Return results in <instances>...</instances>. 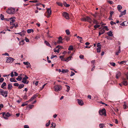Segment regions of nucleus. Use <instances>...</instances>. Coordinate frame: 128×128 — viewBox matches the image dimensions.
I'll list each match as a JSON object with an SVG mask.
<instances>
[{
    "mask_svg": "<svg viewBox=\"0 0 128 128\" xmlns=\"http://www.w3.org/2000/svg\"><path fill=\"white\" fill-rule=\"evenodd\" d=\"M8 91L4 90L2 89H0V95L4 98L8 96Z\"/></svg>",
    "mask_w": 128,
    "mask_h": 128,
    "instance_id": "obj_1",
    "label": "nucleus"
},
{
    "mask_svg": "<svg viewBox=\"0 0 128 128\" xmlns=\"http://www.w3.org/2000/svg\"><path fill=\"white\" fill-rule=\"evenodd\" d=\"M6 12L9 14H14L15 12V8H9L6 10Z\"/></svg>",
    "mask_w": 128,
    "mask_h": 128,
    "instance_id": "obj_2",
    "label": "nucleus"
},
{
    "mask_svg": "<svg viewBox=\"0 0 128 128\" xmlns=\"http://www.w3.org/2000/svg\"><path fill=\"white\" fill-rule=\"evenodd\" d=\"M54 90L56 92L60 91L62 89V86L60 85H56L54 86Z\"/></svg>",
    "mask_w": 128,
    "mask_h": 128,
    "instance_id": "obj_3",
    "label": "nucleus"
},
{
    "mask_svg": "<svg viewBox=\"0 0 128 128\" xmlns=\"http://www.w3.org/2000/svg\"><path fill=\"white\" fill-rule=\"evenodd\" d=\"M2 117L5 119L7 120L8 118L10 116V114L9 112H8L6 113L5 112H3L2 113Z\"/></svg>",
    "mask_w": 128,
    "mask_h": 128,
    "instance_id": "obj_4",
    "label": "nucleus"
},
{
    "mask_svg": "<svg viewBox=\"0 0 128 128\" xmlns=\"http://www.w3.org/2000/svg\"><path fill=\"white\" fill-rule=\"evenodd\" d=\"M99 113L100 115H104L106 116V110L104 108L100 110L99 111Z\"/></svg>",
    "mask_w": 128,
    "mask_h": 128,
    "instance_id": "obj_5",
    "label": "nucleus"
},
{
    "mask_svg": "<svg viewBox=\"0 0 128 128\" xmlns=\"http://www.w3.org/2000/svg\"><path fill=\"white\" fill-rule=\"evenodd\" d=\"M28 78L26 76H25L23 78L22 81V82L24 84H28V82H26V79H28Z\"/></svg>",
    "mask_w": 128,
    "mask_h": 128,
    "instance_id": "obj_6",
    "label": "nucleus"
},
{
    "mask_svg": "<svg viewBox=\"0 0 128 128\" xmlns=\"http://www.w3.org/2000/svg\"><path fill=\"white\" fill-rule=\"evenodd\" d=\"M86 21H87L91 24L92 22V20L90 17L87 16L86 17Z\"/></svg>",
    "mask_w": 128,
    "mask_h": 128,
    "instance_id": "obj_7",
    "label": "nucleus"
},
{
    "mask_svg": "<svg viewBox=\"0 0 128 128\" xmlns=\"http://www.w3.org/2000/svg\"><path fill=\"white\" fill-rule=\"evenodd\" d=\"M47 12L48 14L47 18H49L51 14L52 11L50 8H48L47 10Z\"/></svg>",
    "mask_w": 128,
    "mask_h": 128,
    "instance_id": "obj_8",
    "label": "nucleus"
},
{
    "mask_svg": "<svg viewBox=\"0 0 128 128\" xmlns=\"http://www.w3.org/2000/svg\"><path fill=\"white\" fill-rule=\"evenodd\" d=\"M62 15L66 19H69L68 14L66 12H63L62 13Z\"/></svg>",
    "mask_w": 128,
    "mask_h": 128,
    "instance_id": "obj_9",
    "label": "nucleus"
},
{
    "mask_svg": "<svg viewBox=\"0 0 128 128\" xmlns=\"http://www.w3.org/2000/svg\"><path fill=\"white\" fill-rule=\"evenodd\" d=\"M77 100L78 103L80 105L82 106L84 104V102L83 101L78 99Z\"/></svg>",
    "mask_w": 128,
    "mask_h": 128,
    "instance_id": "obj_10",
    "label": "nucleus"
},
{
    "mask_svg": "<svg viewBox=\"0 0 128 128\" xmlns=\"http://www.w3.org/2000/svg\"><path fill=\"white\" fill-rule=\"evenodd\" d=\"M97 46L98 47V48L96 49L97 52H100L101 49V45H97Z\"/></svg>",
    "mask_w": 128,
    "mask_h": 128,
    "instance_id": "obj_11",
    "label": "nucleus"
},
{
    "mask_svg": "<svg viewBox=\"0 0 128 128\" xmlns=\"http://www.w3.org/2000/svg\"><path fill=\"white\" fill-rule=\"evenodd\" d=\"M121 75V73L120 72L118 71L116 73V78L118 79L119 78L120 76Z\"/></svg>",
    "mask_w": 128,
    "mask_h": 128,
    "instance_id": "obj_12",
    "label": "nucleus"
},
{
    "mask_svg": "<svg viewBox=\"0 0 128 128\" xmlns=\"http://www.w3.org/2000/svg\"><path fill=\"white\" fill-rule=\"evenodd\" d=\"M58 43H60L62 44L63 43L62 40H63L64 38L62 39V38L61 36L60 37L58 38Z\"/></svg>",
    "mask_w": 128,
    "mask_h": 128,
    "instance_id": "obj_13",
    "label": "nucleus"
},
{
    "mask_svg": "<svg viewBox=\"0 0 128 128\" xmlns=\"http://www.w3.org/2000/svg\"><path fill=\"white\" fill-rule=\"evenodd\" d=\"M12 84L9 83L8 84V90H10L12 89Z\"/></svg>",
    "mask_w": 128,
    "mask_h": 128,
    "instance_id": "obj_14",
    "label": "nucleus"
},
{
    "mask_svg": "<svg viewBox=\"0 0 128 128\" xmlns=\"http://www.w3.org/2000/svg\"><path fill=\"white\" fill-rule=\"evenodd\" d=\"M18 26V23H16V24H14L13 25H12V26H10V28L12 29L13 28L15 27V28H16Z\"/></svg>",
    "mask_w": 128,
    "mask_h": 128,
    "instance_id": "obj_15",
    "label": "nucleus"
},
{
    "mask_svg": "<svg viewBox=\"0 0 128 128\" xmlns=\"http://www.w3.org/2000/svg\"><path fill=\"white\" fill-rule=\"evenodd\" d=\"M105 32V30L104 29H102L99 32V36H100L102 34H103Z\"/></svg>",
    "mask_w": 128,
    "mask_h": 128,
    "instance_id": "obj_16",
    "label": "nucleus"
},
{
    "mask_svg": "<svg viewBox=\"0 0 128 128\" xmlns=\"http://www.w3.org/2000/svg\"><path fill=\"white\" fill-rule=\"evenodd\" d=\"M72 54H71V55L66 58V60H65V61L68 62L69 60H71V58L72 57Z\"/></svg>",
    "mask_w": 128,
    "mask_h": 128,
    "instance_id": "obj_17",
    "label": "nucleus"
},
{
    "mask_svg": "<svg viewBox=\"0 0 128 128\" xmlns=\"http://www.w3.org/2000/svg\"><path fill=\"white\" fill-rule=\"evenodd\" d=\"M112 33V32L110 31L109 32H107V34L108 36L112 37L113 36Z\"/></svg>",
    "mask_w": 128,
    "mask_h": 128,
    "instance_id": "obj_18",
    "label": "nucleus"
},
{
    "mask_svg": "<svg viewBox=\"0 0 128 128\" xmlns=\"http://www.w3.org/2000/svg\"><path fill=\"white\" fill-rule=\"evenodd\" d=\"M64 56H60V58L61 59V60L65 61V60H66V58H64Z\"/></svg>",
    "mask_w": 128,
    "mask_h": 128,
    "instance_id": "obj_19",
    "label": "nucleus"
},
{
    "mask_svg": "<svg viewBox=\"0 0 128 128\" xmlns=\"http://www.w3.org/2000/svg\"><path fill=\"white\" fill-rule=\"evenodd\" d=\"M10 80L11 82H17L16 80L12 78H11L10 79Z\"/></svg>",
    "mask_w": 128,
    "mask_h": 128,
    "instance_id": "obj_20",
    "label": "nucleus"
},
{
    "mask_svg": "<svg viewBox=\"0 0 128 128\" xmlns=\"http://www.w3.org/2000/svg\"><path fill=\"white\" fill-rule=\"evenodd\" d=\"M122 7L121 5H118V6L117 8L118 9V10L120 12H121L120 10L122 9Z\"/></svg>",
    "mask_w": 128,
    "mask_h": 128,
    "instance_id": "obj_21",
    "label": "nucleus"
},
{
    "mask_svg": "<svg viewBox=\"0 0 128 128\" xmlns=\"http://www.w3.org/2000/svg\"><path fill=\"white\" fill-rule=\"evenodd\" d=\"M18 86V88L19 89H21L24 87V85L22 84H21L19 85Z\"/></svg>",
    "mask_w": 128,
    "mask_h": 128,
    "instance_id": "obj_22",
    "label": "nucleus"
},
{
    "mask_svg": "<svg viewBox=\"0 0 128 128\" xmlns=\"http://www.w3.org/2000/svg\"><path fill=\"white\" fill-rule=\"evenodd\" d=\"M122 83L124 85L126 86L127 85L128 83L126 81H123Z\"/></svg>",
    "mask_w": 128,
    "mask_h": 128,
    "instance_id": "obj_23",
    "label": "nucleus"
},
{
    "mask_svg": "<svg viewBox=\"0 0 128 128\" xmlns=\"http://www.w3.org/2000/svg\"><path fill=\"white\" fill-rule=\"evenodd\" d=\"M93 22L94 24H99L97 20L94 19H93Z\"/></svg>",
    "mask_w": 128,
    "mask_h": 128,
    "instance_id": "obj_24",
    "label": "nucleus"
},
{
    "mask_svg": "<svg viewBox=\"0 0 128 128\" xmlns=\"http://www.w3.org/2000/svg\"><path fill=\"white\" fill-rule=\"evenodd\" d=\"M44 43L46 45L51 47L50 45L49 42L46 40H45Z\"/></svg>",
    "mask_w": 128,
    "mask_h": 128,
    "instance_id": "obj_25",
    "label": "nucleus"
},
{
    "mask_svg": "<svg viewBox=\"0 0 128 128\" xmlns=\"http://www.w3.org/2000/svg\"><path fill=\"white\" fill-rule=\"evenodd\" d=\"M68 70L62 69V72L63 73H64L68 72Z\"/></svg>",
    "mask_w": 128,
    "mask_h": 128,
    "instance_id": "obj_26",
    "label": "nucleus"
},
{
    "mask_svg": "<svg viewBox=\"0 0 128 128\" xmlns=\"http://www.w3.org/2000/svg\"><path fill=\"white\" fill-rule=\"evenodd\" d=\"M100 25H98V24H96L94 25V27L95 28V29H94V30H95L97 28H99L100 26Z\"/></svg>",
    "mask_w": 128,
    "mask_h": 128,
    "instance_id": "obj_27",
    "label": "nucleus"
},
{
    "mask_svg": "<svg viewBox=\"0 0 128 128\" xmlns=\"http://www.w3.org/2000/svg\"><path fill=\"white\" fill-rule=\"evenodd\" d=\"M56 3L59 6H63L62 4L60 2H57Z\"/></svg>",
    "mask_w": 128,
    "mask_h": 128,
    "instance_id": "obj_28",
    "label": "nucleus"
},
{
    "mask_svg": "<svg viewBox=\"0 0 128 128\" xmlns=\"http://www.w3.org/2000/svg\"><path fill=\"white\" fill-rule=\"evenodd\" d=\"M22 79V77L19 76H18V77L16 78V80L19 81H20Z\"/></svg>",
    "mask_w": 128,
    "mask_h": 128,
    "instance_id": "obj_29",
    "label": "nucleus"
},
{
    "mask_svg": "<svg viewBox=\"0 0 128 128\" xmlns=\"http://www.w3.org/2000/svg\"><path fill=\"white\" fill-rule=\"evenodd\" d=\"M10 62V63H12L13 62L14 60H15V59L13 58H12L11 57H9Z\"/></svg>",
    "mask_w": 128,
    "mask_h": 128,
    "instance_id": "obj_30",
    "label": "nucleus"
},
{
    "mask_svg": "<svg viewBox=\"0 0 128 128\" xmlns=\"http://www.w3.org/2000/svg\"><path fill=\"white\" fill-rule=\"evenodd\" d=\"M24 40H22L21 41V42H20V45H23L24 44Z\"/></svg>",
    "mask_w": 128,
    "mask_h": 128,
    "instance_id": "obj_31",
    "label": "nucleus"
},
{
    "mask_svg": "<svg viewBox=\"0 0 128 128\" xmlns=\"http://www.w3.org/2000/svg\"><path fill=\"white\" fill-rule=\"evenodd\" d=\"M6 83L5 82H4L2 84L1 87L2 88H4V86H6Z\"/></svg>",
    "mask_w": 128,
    "mask_h": 128,
    "instance_id": "obj_32",
    "label": "nucleus"
},
{
    "mask_svg": "<svg viewBox=\"0 0 128 128\" xmlns=\"http://www.w3.org/2000/svg\"><path fill=\"white\" fill-rule=\"evenodd\" d=\"M73 47L72 46H70L68 48V50H73Z\"/></svg>",
    "mask_w": 128,
    "mask_h": 128,
    "instance_id": "obj_33",
    "label": "nucleus"
},
{
    "mask_svg": "<svg viewBox=\"0 0 128 128\" xmlns=\"http://www.w3.org/2000/svg\"><path fill=\"white\" fill-rule=\"evenodd\" d=\"M99 126L100 128H103L105 126L104 124H99Z\"/></svg>",
    "mask_w": 128,
    "mask_h": 128,
    "instance_id": "obj_34",
    "label": "nucleus"
},
{
    "mask_svg": "<svg viewBox=\"0 0 128 128\" xmlns=\"http://www.w3.org/2000/svg\"><path fill=\"white\" fill-rule=\"evenodd\" d=\"M9 57H7V60H6V62H7L8 63H10V59Z\"/></svg>",
    "mask_w": 128,
    "mask_h": 128,
    "instance_id": "obj_35",
    "label": "nucleus"
},
{
    "mask_svg": "<svg viewBox=\"0 0 128 128\" xmlns=\"http://www.w3.org/2000/svg\"><path fill=\"white\" fill-rule=\"evenodd\" d=\"M107 2L110 4H114V2L111 0H107Z\"/></svg>",
    "mask_w": 128,
    "mask_h": 128,
    "instance_id": "obj_36",
    "label": "nucleus"
},
{
    "mask_svg": "<svg viewBox=\"0 0 128 128\" xmlns=\"http://www.w3.org/2000/svg\"><path fill=\"white\" fill-rule=\"evenodd\" d=\"M121 14L122 15L125 14H126V10H124V11L121 13Z\"/></svg>",
    "mask_w": 128,
    "mask_h": 128,
    "instance_id": "obj_37",
    "label": "nucleus"
},
{
    "mask_svg": "<svg viewBox=\"0 0 128 128\" xmlns=\"http://www.w3.org/2000/svg\"><path fill=\"white\" fill-rule=\"evenodd\" d=\"M27 108L28 109H31L32 108V105H28L27 106Z\"/></svg>",
    "mask_w": 128,
    "mask_h": 128,
    "instance_id": "obj_38",
    "label": "nucleus"
},
{
    "mask_svg": "<svg viewBox=\"0 0 128 128\" xmlns=\"http://www.w3.org/2000/svg\"><path fill=\"white\" fill-rule=\"evenodd\" d=\"M38 96V95L37 94H34L33 96H32V100H33V99L37 97Z\"/></svg>",
    "mask_w": 128,
    "mask_h": 128,
    "instance_id": "obj_39",
    "label": "nucleus"
},
{
    "mask_svg": "<svg viewBox=\"0 0 128 128\" xmlns=\"http://www.w3.org/2000/svg\"><path fill=\"white\" fill-rule=\"evenodd\" d=\"M66 34L67 35H69L70 34V31L68 30H66Z\"/></svg>",
    "mask_w": 128,
    "mask_h": 128,
    "instance_id": "obj_40",
    "label": "nucleus"
},
{
    "mask_svg": "<svg viewBox=\"0 0 128 128\" xmlns=\"http://www.w3.org/2000/svg\"><path fill=\"white\" fill-rule=\"evenodd\" d=\"M32 32V29H28L27 30V32L28 33H30Z\"/></svg>",
    "mask_w": 128,
    "mask_h": 128,
    "instance_id": "obj_41",
    "label": "nucleus"
},
{
    "mask_svg": "<svg viewBox=\"0 0 128 128\" xmlns=\"http://www.w3.org/2000/svg\"><path fill=\"white\" fill-rule=\"evenodd\" d=\"M121 52V51L120 49L119 50H118V51H117L116 52V55H118L119 54V53H120V52Z\"/></svg>",
    "mask_w": 128,
    "mask_h": 128,
    "instance_id": "obj_42",
    "label": "nucleus"
},
{
    "mask_svg": "<svg viewBox=\"0 0 128 128\" xmlns=\"http://www.w3.org/2000/svg\"><path fill=\"white\" fill-rule=\"evenodd\" d=\"M0 18L2 20H3L4 19V16L2 14H0Z\"/></svg>",
    "mask_w": 128,
    "mask_h": 128,
    "instance_id": "obj_43",
    "label": "nucleus"
},
{
    "mask_svg": "<svg viewBox=\"0 0 128 128\" xmlns=\"http://www.w3.org/2000/svg\"><path fill=\"white\" fill-rule=\"evenodd\" d=\"M15 34H19L21 36H24V34H22V32L18 33H15Z\"/></svg>",
    "mask_w": 128,
    "mask_h": 128,
    "instance_id": "obj_44",
    "label": "nucleus"
},
{
    "mask_svg": "<svg viewBox=\"0 0 128 128\" xmlns=\"http://www.w3.org/2000/svg\"><path fill=\"white\" fill-rule=\"evenodd\" d=\"M110 64L111 66H116V64L115 63L113 62H110Z\"/></svg>",
    "mask_w": 128,
    "mask_h": 128,
    "instance_id": "obj_45",
    "label": "nucleus"
},
{
    "mask_svg": "<svg viewBox=\"0 0 128 128\" xmlns=\"http://www.w3.org/2000/svg\"><path fill=\"white\" fill-rule=\"evenodd\" d=\"M126 62V61H121L120 62H118V63H119V64H124V63Z\"/></svg>",
    "mask_w": 128,
    "mask_h": 128,
    "instance_id": "obj_46",
    "label": "nucleus"
},
{
    "mask_svg": "<svg viewBox=\"0 0 128 128\" xmlns=\"http://www.w3.org/2000/svg\"><path fill=\"white\" fill-rule=\"evenodd\" d=\"M60 48H59L57 50H54V52H58V53H59V51H60Z\"/></svg>",
    "mask_w": 128,
    "mask_h": 128,
    "instance_id": "obj_47",
    "label": "nucleus"
},
{
    "mask_svg": "<svg viewBox=\"0 0 128 128\" xmlns=\"http://www.w3.org/2000/svg\"><path fill=\"white\" fill-rule=\"evenodd\" d=\"M66 87L67 88V92H68L69 91V90H70V87L69 86H68V85H66Z\"/></svg>",
    "mask_w": 128,
    "mask_h": 128,
    "instance_id": "obj_48",
    "label": "nucleus"
},
{
    "mask_svg": "<svg viewBox=\"0 0 128 128\" xmlns=\"http://www.w3.org/2000/svg\"><path fill=\"white\" fill-rule=\"evenodd\" d=\"M34 82H35L34 81L33 82V84H35L36 86H37L38 84V81H36L35 83H34Z\"/></svg>",
    "mask_w": 128,
    "mask_h": 128,
    "instance_id": "obj_49",
    "label": "nucleus"
},
{
    "mask_svg": "<svg viewBox=\"0 0 128 128\" xmlns=\"http://www.w3.org/2000/svg\"><path fill=\"white\" fill-rule=\"evenodd\" d=\"M52 126H50V127H53L54 128H55V127L56 125L55 124H54L53 123H52L51 124Z\"/></svg>",
    "mask_w": 128,
    "mask_h": 128,
    "instance_id": "obj_50",
    "label": "nucleus"
},
{
    "mask_svg": "<svg viewBox=\"0 0 128 128\" xmlns=\"http://www.w3.org/2000/svg\"><path fill=\"white\" fill-rule=\"evenodd\" d=\"M114 13V12L113 11H111L110 12V17L111 18H112V16L113 14Z\"/></svg>",
    "mask_w": 128,
    "mask_h": 128,
    "instance_id": "obj_51",
    "label": "nucleus"
},
{
    "mask_svg": "<svg viewBox=\"0 0 128 128\" xmlns=\"http://www.w3.org/2000/svg\"><path fill=\"white\" fill-rule=\"evenodd\" d=\"M50 120H49L48 122L46 124V126H49V125H50Z\"/></svg>",
    "mask_w": 128,
    "mask_h": 128,
    "instance_id": "obj_52",
    "label": "nucleus"
},
{
    "mask_svg": "<svg viewBox=\"0 0 128 128\" xmlns=\"http://www.w3.org/2000/svg\"><path fill=\"white\" fill-rule=\"evenodd\" d=\"M23 63L26 65H28L30 64V63L28 62H24Z\"/></svg>",
    "mask_w": 128,
    "mask_h": 128,
    "instance_id": "obj_53",
    "label": "nucleus"
},
{
    "mask_svg": "<svg viewBox=\"0 0 128 128\" xmlns=\"http://www.w3.org/2000/svg\"><path fill=\"white\" fill-rule=\"evenodd\" d=\"M103 29H105L107 31H108L109 30V29L106 26H104Z\"/></svg>",
    "mask_w": 128,
    "mask_h": 128,
    "instance_id": "obj_54",
    "label": "nucleus"
},
{
    "mask_svg": "<svg viewBox=\"0 0 128 128\" xmlns=\"http://www.w3.org/2000/svg\"><path fill=\"white\" fill-rule=\"evenodd\" d=\"M57 57V56L56 55H52L51 56V59H52V58H56Z\"/></svg>",
    "mask_w": 128,
    "mask_h": 128,
    "instance_id": "obj_55",
    "label": "nucleus"
},
{
    "mask_svg": "<svg viewBox=\"0 0 128 128\" xmlns=\"http://www.w3.org/2000/svg\"><path fill=\"white\" fill-rule=\"evenodd\" d=\"M4 78H0V82H2L4 80Z\"/></svg>",
    "mask_w": 128,
    "mask_h": 128,
    "instance_id": "obj_56",
    "label": "nucleus"
},
{
    "mask_svg": "<svg viewBox=\"0 0 128 128\" xmlns=\"http://www.w3.org/2000/svg\"><path fill=\"white\" fill-rule=\"evenodd\" d=\"M19 84L18 83H15L14 84V85L15 86H19Z\"/></svg>",
    "mask_w": 128,
    "mask_h": 128,
    "instance_id": "obj_57",
    "label": "nucleus"
},
{
    "mask_svg": "<svg viewBox=\"0 0 128 128\" xmlns=\"http://www.w3.org/2000/svg\"><path fill=\"white\" fill-rule=\"evenodd\" d=\"M75 74V73L74 72H72V71L71 72V74H70V76H73Z\"/></svg>",
    "mask_w": 128,
    "mask_h": 128,
    "instance_id": "obj_58",
    "label": "nucleus"
},
{
    "mask_svg": "<svg viewBox=\"0 0 128 128\" xmlns=\"http://www.w3.org/2000/svg\"><path fill=\"white\" fill-rule=\"evenodd\" d=\"M95 62V60H92V61H91V63H92L93 64V65L92 66H94V64Z\"/></svg>",
    "mask_w": 128,
    "mask_h": 128,
    "instance_id": "obj_59",
    "label": "nucleus"
},
{
    "mask_svg": "<svg viewBox=\"0 0 128 128\" xmlns=\"http://www.w3.org/2000/svg\"><path fill=\"white\" fill-rule=\"evenodd\" d=\"M122 22V23H121L120 25L123 26H126V25H125V24L124 23V22Z\"/></svg>",
    "mask_w": 128,
    "mask_h": 128,
    "instance_id": "obj_60",
    "label": "nucleus"
},
{
    "mask_svg": "<svg viewBox=\"0 0 128 128\" xmlns=\"http://www.w3.org/2000/svg\"><path fill=\"white\" fill-rule=\"evenodd\" d=\"M65 39L67 41H68L70 40V38L68 37H66Z\"/></svg>",
    "mask_w": 128,
    "mask_h": 128,
    "instance_id": "obj_61",
    "label": "nucleus"
},
{
    "mask_svg": "<svg viewBox=\"0 0 128 128\" xmlns=\"http://www.w3.org/2000/svg\"><path fill=\"white\" fill-rule=\"evenodd\" d=\"M13 73H14L13 71H12L11 73V74H10V76L11 77H13L14 76V74Z\"/></svg>",
    "mask_w": 128,
    "mask_h": 128,
    "instance_id": "obj_62",
    "label": "nucleus"
},
{
    "mask_svg": "<svg viewBox=\"0 0 128 128\" xmlns=\"http://www.w3.org/2000/svg\"><path fill=\"white\" fill-rule=\"evenodd\" d=\"M60 48V49L63 48V47L62 46H60L59 45L57 46L56 47V48Z\"/></svg>",
    "mask_w": 128,
    "mask_h": 128,
    "instance_id": "obj_63",
    "label": "nucleus"
},
{
    "mask_svg": "<svg viewBox=\"0 0 128 128\" xmlns=\"http://www.w3.org/2000/svg\"><path fill=\"white\" fill-rule=\"evenodd\" d=\"M24 128H29V127L28 125H25L24 126Z\"/></svg>",
    "mask_w": 128,
    "mask_h": 128,
    "instance_id": "obj_64",
    "label": "nucleus"
}]
</instances>
